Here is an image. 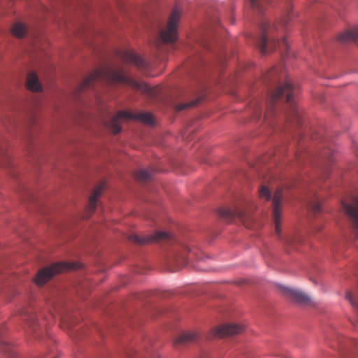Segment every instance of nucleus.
I'll list each match as a JSON object with an SVG mask.
<instances>
[{"instance_id": "bb28decb", "label": "nucleus", "mask_w": 358, "mask_h": 358, "mask_svg": "<svg viewBox=\"0 0 358 358\" xmlns=\"http://www.w3.org/2000/svg\"><path fill=\"white\" fill-rule=\"evenodd\" d=\"M0 347L1 348V350L3 353H8L10 347L5 341H0Z\"/></svg>"}, {"instance_id": "20e7f679", "label": "nucleus", "mask_w": 358, "mask_h": 358, "mask_svg": "<svg viewBox=\"0 0 358 358\" xmlns=\"http://www.w3.org/2000/svg\"><path fill=\"white\" fill-rule=\"evenodd\" d=\"M278 25L273 24H270L266 22L261 23L262 36L257 41L259 50L262 55H266L270 51L275 50L279 48L280 50L287 51L288 50V43L285 38L281 41L277 40L273 33L277 31Z\"/></svg>"}, {"instance_id": "9d476101", "label": "nucleus", "mask_w": 358, "mask_h": 358, "mask_svg": "<svg viewBox=\"0 0 358 358\" xmlns=\"http://www.w3.org/2000/svg\"><path fill=\"white\" fill-rule=\"evenodd\" d=\"M281 290L282 294L287 298L293 300L296 303L302 305H313V301L311 298L306 293L296 289L290 288L285 286H282Z\"/></svg>"}, {"instance_id": "6ab92c4d", "label": "nucleus", "mask_w": 358, "mask_h": 358, "mask_svg": "<svg viewBox=\"0 0 358 358\" xmlns=\"http://www.w3.org/2000/svg\"><path fill=\"white\" fill-rule=\"evenodd\" d=\"M251 8L259 13H263L265 8L268 5L269 0H248Z\"/></svg>"}, {"instance_id": "6e6552de", "label": "nucleus", "mask_w": 358, "mask_h": 358, "mask_svg": "<svg viewBox=\"0 0 358 358\" xmlns=\"http://www.w3.org/2000/svg\"><path fill=\"white\" fill-rule=\"evenodd\" d=\"M171 236L164 231H157L149 236H139L136 234H132L129 236V240L130 241L141 245L154 242L171 241Z\"/></svg>"}, {"instance_id": "c85d7f7f", "label": "nucleus", "mask_w": 358, "mask_h": 358, "mask_svg": "<svg viewBox=\"0 0 358 358\" xmlns=\"http://www.w3.org/2000/svg\"><path fill=\"white\" fill-rule=\"evenodd\" d=\"M24 320H30V323H34L35 322V317L34 315H28Z\"/></svg>"}, {"instance_id": "4468645a", "label": "nucleus", "mask_w": 358, "mask_h": 358, "mask_svg": "<svg viewBox=\"0 0 358 358\" xmlns=\"http://www.w3.org/2000/svg\"><path fill=\"white\" fill-rule=\"evenodd\" d=\"M120 58L124 62L133 64L140 70H146L149 68L148 62L132 51H125L122 52Z\"/></svg>"}, {"instance_id": "dca6fc26", "label": "nucleus", "mask_w": 358, "mask_h": 358, "mask_svg": "<svg viewBox=\"0 0 358 358\" xmlns=\"http://www.w3.org/2000/svg\"><path fill=\"white\" fill-rule=\"evenodd\" d=\"M338 40L342 42H358V26L348 29L338 36Z\"/></svg>"}, {"instance_id": "393cba45", "label": "nucleus", "mask_w": 358, "mask_h": 358, "mask_svg": "<svg viewBox=\"0 0 358 358\" xmlns=\"http://www.w3.org/2000/svg\"><path fill=\"white\" fill-rule=\"evenodd\" d=\"M199 102V99H196V100H194V101H193L192 102H189V103L178 105L177 107H176V110L178 111H180V110H185L186 108H189L193 107V106L197 105Z\"/></svg>"}, {"instance_id": "4be33fe9", "label": "nucleus", "mask_w": 358, "mask_h": 358, "mask_svg": "<svg viewBox=\"0 0 358 358\" xmlns=\"http://www.w3.org/2000/svg\"><path fill=\"white\" fill-rule=\"evenodd\" d=\"M345 299L351 304V306L356 309H358V301L355 298L350 291H347L345 293Z\"/></svg>"}, {"instance_id": "aec40b11", "label": "nucleus", "mask_w": 358, "mask_h": 358, "mask_svg": "<svg viewBox=\"0 0 358 358\" xmlns=\"http://www.w3.org/2000/svg\"><path fill=\"white\" fill-rule=\"evenodd\" d=\"M11 31L12 34L16 37L22 38L25 35L27 32V28L22 23L17 22L13 24Z\"/></svg>"}, {"instance_id": "f3484780", "label": "nucleus", "mask_w": 358, "mask_h": 358, "mask_svg": "<svg viewBox=\"0 0 358 358\" xmlns=\"http://www.w3.org/2000/svg\"><path fill=\"white\" fill-rule=\"evenodd\" d=\"M198 334L196 332H185L180 335L174 341V345H184L196 341Z\"/></svg>"}, {"instance_id": "39448f33", "label": "nucleus", "mask_w": 358, "mask_h": 358, "mask_svg": "<svg viewBox=\"0 0 358 358\" xmlns=\"http://www.w3.org/2000/svg\"><path fill=\"white\" fill-rule=\"evenodd\" d=\"M121 120H135L146 124L153 123V116L150 113H133L128 111H120L111 119L109 124V127L114 134H117L121 131Z\"/></svg>"}, {"instance_id": "1a4fd4ad", "label": "nucleus", "mask_w": 358, "mask_h": 358, "mask_svg": "<svg viewBox=\"0 0 358 358\" xmlns=\"http://www.w3.org/2000/svg\"><path fill=\"white\" fill-rule=\"evenodd\" d=\"M218 215L220 217L228 222L238 218L241 220V221L245 225L246 227H250V224L247 222V220L249 219V217H248L245 211L241 208H221L218 210Z\"/></svg>"}, {"instance_id": "a878e982", "label": "nucleus", "mask_w": 358, "mask_h": 358, "mask_svg": "<svg viewBox=\"0 0 358 358\" xmlns=\"http://www.w3.org/2000/svg\"><path fill=\"white\" fill-rule=\"evenodd\" d=\"M311 209L315 213H317L321 210L320 202L317 200L313 201L311 203Z\"/></svg>"}, {"instance_id": "2eb2a0df", "label": "nucleus", "mask_w": 358, "mask_h": 358, "mask_svg": "<svg viewBox=\"0 0 358 358\" xmlns=\"http://www.w3.org/2000/svg\"><path fill=\"white\" fill-rule=\"evenodd\" d=\"M104 188V184H100L94 188L92 191L90 198L89 204L87 208L88 213L92 214L94 212L96 208V201L98 198L101 196V192Z\"/></svg>"}, {"instance_id": "f8f14e48", "label": "nucleus", "mask_w": 358, "mask_h": 358, "mask_svg": "<svg viewBox=\"0 0 358 358\" xmlns=\"http://www.w3.org/2000/svg\"><path fill=\"white\" fill-rule=\"evenodd\" d=\"M243 330V327L238 324H222L212 329L211 336L213 338H222L228 336H234L240 334Z\"/></svg>"}, {"instance_id": "ddd939ff", "label": "nucleus", "mask_w": 358, "mask_h": 358, "mask_svg": "<svg viewBox=\"0 0 358 358\" xmlns=\"http://www.w3.org/2000/svg\"><path fill=\"white\" fill-rule=\"evenodd\" d=\"M189 247L184 243H178L174 249L173 261L176 268L174 271L180 269L187 263V255L190 252Z\"/></svg>"}, {"instance_id": "9b49d317", "label": "nucleus", "mask_w": 358, "mask_h": 358, "mask_svg": "<svg viewBox=\"0 0 358 358\" xmlns=\"http://www.w3.org/2000/svg\"><path fill=\"white\" fill-rule=\"evenodd\" d=\"M342 207L348 215L358 236V196L352 197L350 203L343 201Z\"/></svg>"}, {"instance_id": "cd10ccee", "label": "nucleus", "mask_w": 358, "mask_h": 358, "mask_svg": "<svg viewBox=\"0 0 358 358\" xmlns=\"http://www.w3.org/2000/svg\"><path fill=\"white\" fill-rule=\"evenodd\" d=\"M289 20V16L287 14L286 16L283 17V18L280 21L281 26H285Z\"/></svg>"}, {"instance_id": "5701e85b", "label": "nucleus", "mask_w": 358, "mask_h": 358, "mask_svg": "<svg viewBox=\"0 0 358 358\" xmlns=\"http://www.w3.org/2000/svg\"><path fill=\"white\" fill-rule=\"evenodd\" d=\"M259 194L261 198H264L266 201L271 199V192L268 187L265 185H262L259 190Z\"/></svg>"}, {"instance_id": "a211bd4d", "label": "nucleus", "mask_w": 358, "mask_h": 358, "mask_svg": "<svg viewBox=\"0 0 358 358\" xmlns=\"http://www.w3.org/2000/svg\"><path fill=\"white\" fill-rule=\"evenodd\" d=\"M27 86L29 90L33 92H39L41 90V85L35 73L31 72L28 74Z\"/></svg>"}, {"instance_id": "412c9836", "label": "nucleus", "mask_w": 358, "mask_h": 358, "mask_svg": "<svg viewBox=\"0 0 358 358\" xmlns=\"http://www.w3.org/2000/svg\"><path fill=\"white\" fill-rule=\"evenodd\" d=\"M135 178L139 182H147L151 178V173L148 170L142 169L136 173Z\"/></svg>"}, {"instance_id": "f257e3e1", "label": "nucleus", "mask_w": 358, "mask_h": 358, "mask_svg": "<svg viewBox=\"0 0 358 358\" xmlns=\"http://www.w3.org/2000/svg\"><path fill=\"white\" fill-rule=\"evenodd\" d=\"M96 81H103L109 85L124 84L149 94L152 93L151 89L145 83L126 76L121 70L112 69L108 67L94 71L83 80L82 88L89 87Z\"/></svg>"}, {"instance_id": "7ed1b4c3", "label": "nucleus", "mask_w": 358, "mask_h": 358, "mask_svg": "<svg viewBox=\"0 0 358 358\" xmlns=\"http://www.w3.org/2000/svg\"><path fill=\"white\" fill-rule=\"evenodd\" d=\"M295 88L291 82L287 80L283 85L278 86L275 90L269 91L268 100L266 103V111L264 118L268 120L270 116L274 114V106L275 103L284 95L286 96V101L289 104L290 110L289 118L291 121L299 122V114L293 103Z\"/></svg>"}, {"instance_id": "f03ea898", "label": "nucleus", "mask_w": 358, "mask_h": 358, "mask_svg": "<svg viewBox=\"0 0 358 358\" xmlns=\"http://www.w3.org/2000/svg\"><path fill=\"white\" fill-rule=\"evenodd\" d=\"M282 193L281 189H277L272 200L273 211L272 219L274 224L275 234L278 240L282 243L287 252L292 250H296L301 244V237L296 234H283L281 230V202Z\"/></svg>"}, {"instance_id": "c756f323", "label": "nucleus", "mask_w": 358, "mask_h": 358, "mask_svg": "<svg viewBox=\"0 0 358 358\" xmlns=\"http://www.w3.org/2000/svg\"><path fill=\"white\" fill-rule=\"evenodd\" d=\"M62 327L64 328L65 327L71 328V324L66 322L64 320L62 321Z\"/></svg>"}, {"instance_id": "0eeeda50", "label": "nucleus", "mask_w": 358, "mask_h": 358, "mask_svg": "<svg viewBox=\"0 0 358 358\" xmlns=\"http://www.w3.org/2000/svg\"><path fill=\"white\" fill-rule=\"evenodd\" d=\"M180 14L177 8L173 9L169 17L167 27L160 31V38L164 43H173L177 40V24Z\"/></svg>"}, {"instance_id": "423d86ee", "label": "nucleus", "mask_w": 358, "mask_h": 358, "mask_svg": "<svg viewBox=\"0 0 358 358\" xmlns=\"http://www.w3.org/2000/svg\"><path fill=\"white\" fill-rule=\"evenodd\" d=\"M80 268L78 263L58 262L40 270L34 278V282L39 286L44 285L55 274Z\"/></svg>"}, {"instance_id": "b1692460", "label": "nucleus", "mask_w": 358, "mask_h": 358, "mask_svg": "<svg viewBox=\"0 0 358 358\" xmlns=\"http://www.w3.org/2000/svg\"><path fill=\"white\" fill-rule=\"evenodd\" d=\"M276 76H277V70H276V69L273 68L264 76L263 82L264 83H267L272 79L275 80Z\"/></svg>"}]
</instances>
